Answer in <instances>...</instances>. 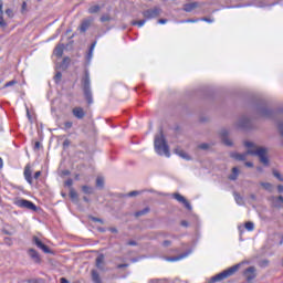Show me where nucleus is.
Segmentation results:
<instances>
[{"mask_svg":"<svg viewBox=\"0 0 283 283\" xmlns=\"http://www.w3.org/2000/svg\"><path fill=\"white\" fill-rule=\"evenodd\" d=\"M244 146L248 147V151L244 154H232L231 157L235 160H247V156H258L260 158V163L262 165L269 166V157L266 154H269V150L264 147H258L251 142H245Z\"/></svg>","mask_w":283,"mask_h":283,"instance_id":"nucleus-1","label":"nucleus"},{"mask_svg":"<svg viewBox=\"0 0 283 283\" xmlns=\"http://www.w3.org/2000/svg\"><path fill=\"white\" fill-rule=\"evenodd\" d=\"M154 145L155 151L159 156H167V158L171 156V153H169V145H167V139H165V134H163V130H160L159 135L155 137Z\"/></svg>","mask_w":283,"mask_h":283,"instance_id":"nucleus-2","label":"nucleus"},{"mask_svg":"<svg viewBox=\"0 0 283 283\" xmlns=\"http://www.w3.org/2000/svg\"><path fill=\"white\" fill-rule=\"evenodd\" d=\"M82 90L84 92V97L87 102V105H92L94 103V98L92 97V82L90 80V71L85 70L84 75L81 78Z\"/></svg>","mask_w":283,"mask_h":283,"instance_id":"nucleus-3","label":"nucleus"},{"mask_svg":"<svg viewBox=\"0 0 283 283\" xmlns=\"http://www.w3.org/2000/svg\"><path fill=\"white\" fill-rule=\"evenodd\" d=\"M240 270V264H235L223 272L217 274L216 276L212 277L213 282H220L222 280H227L228 277H231V275H235L238 271Z\"/></svg>","mask_w":283,"mask_h":283,"instance_id":"nucleus-4","label":"nucleus"},{"mask_svg":"<svg viewBox=\"0 0 283 283\" xmlns=\"http://www.w3.org/2000/svg\"><path fill=\"white\" fill-rule=\"evenodd\" d=\"M14 206L19 207L20 209H30L31 211H36V206L30 200L19 199L14 202Z\"/></svg>","mask_w":283,"mask_h":283,"instance_id":"nucleus-5","label":"nucleus"},{"mask_svg":"<svg viewBox=\"0 0 283 283\" xmlns=\"http://www.w3.org/2000/svg\"><path fill=\"white\" fill-rule=\"evenodd\" d=\"M160 12H163V10L158 7H155L153 9H148L146 11L143 12V17L144 19H157V17H160Z\"/></svg>","mask_w":283,"mask_h":283,"instance_id":"nucleus-6","label":"nucleus"},{"mask_svg":"<svg viewBox=\"0 0 283 283\" xmlns=\"http://www.w3.org/2000/svg\"><path fill=\"white\" fill-rule=\"evenodd\" d=\"M72 115L77 120H83V118H85V116H87V112H85L84 107L75 106L72 108Z\"/></svg>","mask_w":283,"mask_h":283,"instance_id":"nucleus-7","label":"nucleus"},{"mask_svg":"<svg viewBox=\"0 0 283 283\" xmlns=\"http://www.w3.org/2000/svg\"><path fill=\"white\" fill-rule=\"evenodd\" d=\"M32 241H33V244L38 247V249H41V251H43V253H51L50 248L45 245L43 241L39 239V237H33Z\"/></svg>","mask_w":283,"mask_h":283,"instance_id":"nucleus-8","label":"nucleus"},{"mask_svg":"<svg viewBox=\"0 0 283 283\" xmlns=\"http://www.w3.org/2000/svg\"><path fill=\"white\" fill-rule=\"evenodd\" d=\"M24 180H27L28 184L32 185V166L30 164H27L23 171Z\"/></svg>","mask_w":283,"mask_h":283,"instance_id":"nucleus-9","label":"nucleus"},{"mask_svg":"<svg viewBox=\"0 0 283 283\" xmlns=\"http://www.w3.org/2000/svg\"><path fill=\"white\" fill-rule=\"evenodd\" d=\"M244 276L248 283L253 282V279L256 277L255 274V268L254 266H250L244 271Z\"/></svg>","mask_w":283,"mask_h":283,"instance_id":"nucleus-10","label":"nucleus"},{"mask_svg":"<svg viewBox=\"0 0 283 283\" xmlns=\"http://www.w3.org/2000/svg\"><path fill=\"white\" fill-rule=\"evenodd\" d=\"M28 255L33 260L35 264H41V255H39V252L34 249H29L28 250Z\"/></svg>","mask_w":283,"mask_h":283,"instance_id":"nucleus-11","label":"nucleus"},{"mask_svg":"<svg viewBox=\"0 0 283 283\" xmlns=\"http://www.w3.org/2000/svg\"><path fill=\"white\" fill-rule=\"evenodd\" d=\"M220 136L223 145H227V147H231V145H233L231 139H229V132H227V129L221 130Z\"/></svg>","mask_w":283,"mask_h":283,"instance_id":"nucleus-12","label":"nucleus"},{"mask_svg":"<svg viewBox=\"0 0 283 283\" xmlns=\"http://www.w3.org/2000/svg\"><path fill=\"white\" fill-rule=\"evenodd\" d=\"M64 50H65V45L57 44L53 51L54 56H56L57 59H61V56H63Z\"/></svg>","mask_w":283,"mask_h":283,"instance_id":"nucleus-13","label":"nucleus"},{"mask_svg":"<svg viewBox=\"0 0 283 283\" xmlns=\"http://www.w3.org/2000/svg\"><path fill=\"white\" fill-rule=\"evenodd\" d=\"M198 2H191V3H187L184 6V11L185 12H193V10H196V8H198Z\"/></svg>","mask_w":283,"mask_h":283,"instance_id":"nucleus-14","label":"nucleus"},{"mask_svg":"<svg viewBox=\"0 0 283 283\" xmlns=\"http://www.w3.org/2000/svg\"><path fill=\"white\" fill-rule=\"evenodd\" d=\"M175 200H177L178 202H181L182 205H185V207H190L189 206V201H187V199H185V197H182L180 193H175L174 195Z\"/></svg>","mask_w":283,"mask_h":283,"instance_id":"nucleus-15","label":"nucleus"},{"mask_svg":"<svg viewBox=\"0 0 283 283\" xmlns=\"http://www.w3.org/2000/svg\"><path fill=\"white\" fill-rule=\"evenodd\" d=\"M91 24L92 23L90 22V20H84L80 25V32H87V30H90Z\"/></svg>","mask_w":283,"mask_h":283,"instance_id":"nucleus-16","label":"nucleus"},{"mask_svg":"<svg viewBox=\"0 0 283 283\" xmlns=\"http://www.w3.org/2000/svg\"><path fill=\"white\" fill-rule=\"evenodd\" d=\"M175 154H177V156H180V158H184L185 160H190L189 155L180 148H176Z\"/></svg>","mask_w":283,"mask_h":283,"instance_id":"nucleus-17","label":"nucleus"},{"mask_svg":"<svg viewBox=\"0 0 283 283\" xmlns=\"http://www.w3.org/2000/svg\"><path fill=\"white\" fill-rule=\"evenodd\" d=\"M91 275L94 283H103V281L101 280V274H98L96 270H92Z\"/></svg>","mask_w":283,"mask_h":283,"instance_id":"nucleus-18","label":"nucleus"},{"mask_svg":"<svg viewBox=\"0 0 283 283\" xmlns=\"http://www.w3.org/2000/svg\"><path fill=\"white\" fill-rule=\"evenodd\" d=\"M0 25L1 28H6L7 23L3 20V2L0 0Z\"/></svg>","mask_w":283,"mask_h":283,"instance_id":"nucleus-19","label":"nucleus"},{"mask_svg":"<svg viewBox=\"0 0 283 283\" xmlns=\"http://www.w3.org/2000/svg\"><path fill=\"white\" fill-rule=\"evenodd\" d=\"M239 175H240V169H238V167H233L232 175L229 176V180H238Z\"/></svg>","mask_w":283,"mask_h":283,"instance_id":"nucleus-20","label":"nucleus"},{"mask_svg":"<svg viewBox=\"0 0 283 283\" xmlns=\"http://www.w3.org/2000/svg\"><path fill=\"white\" fill-rule=\"evenodd\" d=\"M105 262V255L101 254L96 258V266L97 269H101L103 266V263Z\"/></svg>","mask_w":283,"mask_h":283,"instance_id":"nucleus-21","label":"nucleus"},{"mask_svg":"<svg viewBox=\"0 0 283 283\" xmlns=\"http://www.w3.org/2000/svg\"><path fill=\"white\" fill-rule=\"evenodd\" d=\"M260 185L265 191H273V185L271 182H261Z\"/></svg>","mask_w":283,"mask_h":283,"instance_id":"nucleus-22","label":"nucleus"},{"mask_svg":"<svg viewBox=\"0 0 283 283\" xmlns=\"http://www.w3.org/2000/svg\"><path fill=\"white\" fill-rule=\"evenodd\" d=\"M147 213H149V208H145L143 210H139L137 212H135V218H140V216H147Z\"/></svg>","mask_w":283,"mask_h":283,"instance_id":"nucleus-23","label":"nucleus"},{"mask_svg":"<svg viewBox=\"0 0 283 283\" xmlns=\"http://www.w3.org/2000/svg\"><path fill=\"white\" fill-rule=\"evenodd\" d=\"M97 12H101V6H93L88 9V14H96Z\"/></svg>","mask_w":283,"mask_h":283,"instance_id":"nucleus-24","label":"nucleus"},{"mask_svg":"<svg viewBox=\"0 0 283 283\" xmlns=\"http://www.w3.org/2000/svg\"><path fill=\"white\" fill-rule=\"evenodd\" d=\"M71 200H78V192L74 190V188H71L70 193H69Z\"/></svg>","mask_w":283,"mask_h":283,"instance_id":"nucleus-25","label":"nucleus"},{"mask_svg":"<svg viewBox=\"0 0 283 283\" xmlns=\"http://www.w3.org/2000/svg\"><path fill=\"white\" fill-rule=\"evenodd\" d=\"M82 191H83L84 193H87V195L94 193V190H93L92 187H90V186H83V187H82Z\"/></svg>","mask_w":283,"mask_h":283,"instance_id":"nucleus-26","label":"nucleus"},{"mask_svg":"<svg viewBox=\"0 0 283 283\" xmlns=\"http://www.w3.org/2000/svg\"><path fill=\"white\" fill-rule=\"evenodd\" d=\"M245 229L247 231H253V229H255V224H253L251 221H248L245 222Z\"/></svg>","mask_w":283,"mask_h":283,"instance_id":"nucleus-27","label":"nucleus"},{"mask_svg":"<svg viewBox=\"0 0 283 283\" xmlns=\"http://www.w3.org/2000/svg\"><path fill=\"white\" fill-rule=\"evenodd\" d=\"M273 176H274V178H277V180H280V182H283V177H282V174H280V171L273 170Z\"/></svg>","mask_w":283,"mask_h":283,"instance_id":"nucleus-28","label":"nucleus"},{"mask_svg":"<svg viewBox=\"0 0 283 283\" xmlns=\"http://www.w3.org/2000/svg\"><path fill=\"white\" fill-rule=\"evenodd\" d=\"M147 23V20H139V21H134L133 25H138V28H143Z\"/></svg>","mask_w":283,"mask_h":283,"instance_id":"nucleus-29","label":"nucleus"},{"mask_svg":"<svg viewBox=\"0 0 283 283\" xmlns=\"http://www.w3.org/2000/svg\"><path fill=\"white\" fill-rule=\"evenodd\" d=\"M105 185V179L103 177H98L96 179V187H103Z\"/></svg>","mask_w":283,"mask_h":283,"instance_id":"nucleus-30","label":"nucleus"},{"mask_svg":"<svg viewBox=\"0 0 283 283\" xmlns=\"http://www.w3.org/2000/svg\"><path fill=\"white\" fill-rule=\"evenodd\" d=\"M106 21H112V17H109V14H104L101 17L102 23H106Z\"/></svg>","mask_w":283,"mask_h":283,"instance_id":"nucleus-31","label":"nucleus"},{"mask_svg":"<svg viewBox=\"0 0 283 283\" xmlns=\"http://www.w3.org/2000/svg\"><path fill=\"white\" fill-rule=\"evenodd\" d=\"M63 78V74L61 72H57L54 76L55 83H61V80Z\"/></svg>","mask_w":283,"mask_h":283,"instance_id":"nucleus-32","label":"nucleus"},{"mask_svg":"<svg viewBox=\"0 0 283 283\" xmlns=\"http://www.w3.org/2000/svg\"><path fill=\"white\" fill-rule=\"evenodd\" d=\"M182 258H185V255L168 258L167 261L168 262H178V260H182Z\"/></svg>","mask_w":283,"mask_h":283,"instance_id":"nucleus-33","label":"nucleus"},{"mask_svg":"<svg viewBox=\"0 0 283 283\" xmlns=\"http://www.w3.org/2000/svg\"><path fill=\"white\" fill-rule=\"evenodd\" d=\"M17 81L15 80H12V81H9L4 84V87H12V85H17Z\"/></svg>","mask_w":283,"mask_h":283,"instance_id":"nucleus-34","label":"nucleus"},{"mask_svg":"<svg viewBox=\"0 0 283 283\" xmlns=\"http://www.w3.org/2000/svg\"><path fill=\"white\" fill-rule=\"evenodd\" d=\"M73 125H74V123H72V122H65L64 129H72Z\"/></svg>","mask_w":283,"mask_h":283,"instance_id":"nucleus-35","label":"nucleus"},{"mask_svg":"<svg viewBox=\"0 0 283 283\" xmlns=\"http://www.w3.org/2000/svg\"><path fill=\"white\" fill-rule=\"evenodd\" d=\"M6 14L9 15L10 19H12V17H14V12L12 11V9H7Z\"/></svg>","mask_w":283,"mask_h":283,"instance_id":"nucleus-36","label":"nucleus"},{"mask_svg":"<svg viewBox=\"0 0 283 283\" xmlns=\"http://www.w3.org/2000/svg\"><path fill=\"white\" fill-rule=\"evenodd\" d=\"M181 23H198V19H196V20H193V19L184 20V21H181Z\"/></svg>","mask_w":283,"mask_h":283,"instance_id":"nucleus-37","label":"nucleus"},{"mask_svg":"<svg viewBox=\"0 0 283 283\" xmlns=\"http://www.w3.org/2000/svg\"><path fill=\"white\" fill-rule=\"evenodd\" d=\"M65 187H72V185H74V180L72 179H67L65 182H64Z\"/></svg>","mask_w":283,"mask_h":283,"instance_id":"nucleus-38","label":"nucleus"},{"mask_svg":"<svg viewBox=\"0 0 283 283\" xmlns=\"http://www.w3.org/2000/svg\"><path fill=\"white\" fill-rule=\"evenodd\" d=\"M34 149H35L36 151H39V149H41V142H35V144H34Z\"/></svg>","mask_w":283,"mask_h":283,"instance_id":"nucleus-39","label":"nucleus"},{"mask_svg":"<svg viewBox=\"0 0 283 283\" xmlns=\"http://www.w3.org/2000/svg\"><path fill=\"white\" fill-rule=\"evenodd\" d=\"M34 180H39L41 178V170L36 171L33 176Z\"/></svg>","mask_w":283,"mask_h":283,"instance_id":"nucleus-40","label":"nucleus"},{"mask_svg":"<svg viewBox=\"0 0 283 283\" xmlns=\"http://www.w3.org/2000/svg\"><path fill=\"white\" fill-rule=\"evenodd\" d=\"M208 148H209V144L199 145V149H208Z\"/></svg>","mask_w":283,"mask_h":283,"instance_id":"nucleus-41","label":"nucleus"},{"mask_svg":"<svg viewBox=\"0 0 283 283\" xmlns=\"http://www.w3.org/2000/svg\"><path fill=\"white\" fill-rule=\"evenodd\" d=\"M93 222H101L103 224V220L96 217H92Z\"/></svg>","mask_w":283,"mask_h":283,"instance_id":"nucleus-42","label":"nucleus"},{"mask_svg":"<svg viewBox=\"0 0 283 283\" xmlns=\"http://www.w3.org/2000/svg\"><path fill=\"white\" fill-rule=\"evenodd\" d=\"M163 245L164 247H171V241L166 240V241H164Z\"/></svg>","mask_w":283,"mask_h":283,"instance_id":"nucleus-43","label":"nucleus"},{"mask_svg":"<svg viewBox=\"0 0 283 283\" xmlns=\"http://www.w3.org/2000/svg\"><path fill=\"white\" fill-rule=\"evenodd\" d=\"M94 48H96V42H93L90 46V50L91 52H94Z\"/></svg>","mask_w":283,"mask_h":283,"instance_id":"nucleus-44","label":"nucleus"},{"mask_svg":"<svg viewBox=\"0 0 283 283\" xmlns=\"http://www.w3.org/2000/svg\"><path fill=\"white\" fill-rule=\"evenodd\" d=\"M136 244H137L136 241H128L127 242L128 247H136Z\"/></svg>","mask_w":283,"mask_h":283,"instance_id":"nucleus-45","label":"nucleus"},{"mask_svg":"<svg viewBox=\"0 0 283 283\" xmlns=\"http://www.w3.org/2000/svg\"><path fill=\"white\" fill-rule=\"evenodd\" d=\"M201 21H206L207 23H213V20L208 18H202Z\"/></svg>","mask_w":283,"mask_h":283,"instance_id":"nucleus-46","label":"nucleus"},{"mask_svg":"<svg viewBox=\"0 0 283 283\" xmlns=\"http://www.w3.org/2000/svg\"><path fill=\"white\" fill-rule=\"evenodd\" d=\"M158 23H160L161 25H165V23H167V19H159Z\"/></svg>","mask_w":283,"mask_h":283,"instance_id":"nucleus-47","label":"nucleus"},{"mask_svg":"<svg viewBox=\"0 0 283 283\" xmlns=\"http://www.w3.org/2000/svg\"><path fill=\"white\" fill-rule=\"evenodd\" d=\"M279 132L281 136H283V124H279Z\"/></svg>","mask_w":283,"mask_h":283,"instance_id":"nucleus-48","label":"nucleus"},{"mask_svg":"<svg viewBox=\"0 0 283 283\" xmlns=\"http://www.w3.org/2000/svg\"><path fill=\"white\" fill-rule=\"evenodd\" d=\"M128 196L132 198V197H134V196H138V191H130L129 193H128Z\"/></svg>","mask_w":283,"mask_h":283,"instance_id":"nucleus-49","label":"nucleus"},{"mask_svg":"<svg viewBox=\"0 0 283 283\" xmlns=\"http://www.w3.org/2000/svg\"><path fill=\"white\" fill-rule=\"evenodd\" d=\"M27 8H28V3H27V2H23V3H22V12H25Z\"/></svg>","mask_w":283,"mask_h":283,"instance_id":"nucleus-50","label":"nucleus"},{"mask_svg":"<svg viewBox=\"0 0 283 283\" xmlns=\"http://www.w3.org/2000/svg\"><path fill=\"white\" fill-rule=\"evenodd\" d=\"M277 191H279V193H283V186L282 185L277 186Z\"/></svg>","mask_w":283,"mask_h":283,"instance_id":"nucleus-51","label":"nucleus"},{"mask_svg":"<svg viewBox=\"0 0 283 283\" xmlns=\"http://www.w3.org/2000/svg\"><path fill=\"white\" fill-rule=\"evenodd\" d=\"M109 232H111V233H118V229H116V228H111V229H109Z\"/></svg>","mask_w":283,"mask_h":283,"instance_id":"nucleus-52","label":"nucleus"},{"mask_svg":"<svg viewBox=\"0 0 283 283\" xmlns=\"http://www.w3.org/2000/svg\"><path fill=\"white\" fill-rule=\"evenodd\" d=\"M69 145H70V139H65L64 143H63V146L69 147Z\"/></svg>","mask_w":283,"mask_h":283,"instance_id":"nucleus-53","label":"nucleus"},{"mask_svg":"<svg viewBox=\"0 0 283 283\" xmlns=\"http://www.w3.org/2000/svg\"><path fill=\"white\" fill-rule=\"evenodd\" d=\"M60 283H70V281H67V279H65V277H62V279H60Z\"/></svg>","mask_w":283,"mask_h":283,"instance_id":"nucleus-54","label":"nucleus"},{"mask_svg":"<svg viewBox=\"0 0 283 283\" xmlns=\"http://www.w3.org/2000/svg\"><path fill=\"white\" fill-rule=\"evenodd\" d=\"M244 165H245V167H253V163H251V161H247Z\"/></svg>","mask_w":283,"mask_h":283,"instance_id":"nucleus-55","label":"nucleus"},{"mask_svg":"<svg viewBox=\"0 0 283 283\" xmlns=\"http://www.w3.org/2000/svg\"><path fill=\"white\" fill-rule=\"evenodd\" d=\"M63 63H70V57H64Z\"/></svg>","mask_w":283,"mask_h":283,"instance_id":"nucleus-56","label":"nucleus"},{"mask_svg":"<svg viewBox=\"0 0 283 283\" xmlns=\"http://www.w3.org/2000/svg\"><path fill=\"white\" fill-rule=\"evenodd\" d=\"M125 266H127L126 264H119L117 265V269H125Z\"/></svg>","mask_w":283,"mask_h":283,"instance_id":"nucleus-57","label":"nucleus"},{"mask_svg":"<svg viewBox=\"0 0 283 283\" xmlns=\"http://www.w3.org/2000/svg\"><path fill=\"white\" fill-rule=\"evenodd\" d=\"M3 167V159L0 157V168Z\"/></svg>","mask_w":283,"mask_h":283,"instance_id":"nucleus-58","label":"nucleus"},{"mask_svg":"<svg viewBox=\"0 0 283 283\" xmlns=\"http://www.w3.org/2000/svg\"><path fill=\"white\" fill-rule=\"evenodd\" d=\"M93 54L94 52L88 51V59H91Z\"/></svg>","mask_w":283,"mask_h":283,"instance_id":"nucleus-59","label":"nucleus"},{"mask_svg":"<svg viewBox=\"0 0 283 283\" xmlns=\"http://www.w3.org/2000/svg\"><path fill=\"white\" fill-rule=\"evenodd\" d=\"M181 224H182L184 227H187V221H182Z\"/></svg>","mask_w":283,"mask_h":283,"instance_id":"nucleus-60","label":"nucleus"},{"mask_svg":"<svg viewBox=\"0 0 283 283\" xmlns=\"http://www.w3.org/2000/svg\"><path fill=\"white\" fill-rule=\"evenodd\" d=\"M84 201L90 202V199H87V197H84Z\"/></svg>","mask_w":283,"mask_h":283,"instance_id":"nucleus-61","label":"nucleus"},{"mask_svg":"<svg viewBox=\"0 0 283 283\" xmlns=\"http://www.w3.org/2000/svg\"><path fill=\"white\" fill-rule=\"evenodd\" d=\"M29 283H36V281H30Z\"/></svg>","mask_w":283,"mask_h":283,"instance_id":"nucleus-62","label":"nucleus"},{"mask_svg":"<svg viewBox=\"0 0 283 283\" xmlns=\"http://www.w3.org/2000/svg\"><path fill=\"white\" fill-rule=\"evenodd\" d=\"M259 171H262V168H258Z\"/></svg>","mask_w":283,"mask_h":283,"instance_id":"nucleus-63","label":"nucleus"}]
</instances>
